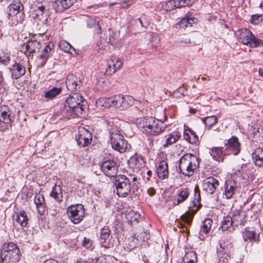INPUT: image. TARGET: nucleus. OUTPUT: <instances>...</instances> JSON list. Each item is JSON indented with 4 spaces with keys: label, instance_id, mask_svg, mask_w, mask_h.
<instances>
[{
    "label": "nucleus",
    "instance_id": "nucleus-58",
    "mask_svg": "<svg viewBox=\"0 0 263 263\" xmlns=\"http://www.w3.org/2000/svg\"><path fill=\"white\" fill-rule=\"evenodd\" d=\"M147 193L151 196H153L154 195H155L156 190L154 188L151 187L147 189Z\"/></svg>",
    "mask_w": 263,
    "mask_h": 263
},
{
    "label": "nucleus",
    "instance_id": "nucleus-39",
    "mask_svg": "<svg viewBox=\"0 0 263 263\" xmlns=\"http://www.w3.org/2000/svg\"><path fill=\"white\" fill-rule=\"evenodd\" d=\"M14 116H0V130L7 128Z\"/></svg>",
    "mask_w": 263,
    "mask_h": 263
},
{
    "label": "nucleus",
    "instance_id": "nucleus-3",
    "mask_svg": "<svg viewBox=\"0 0 263 263\" xmlns=\"http://www.w3.org/2000/svg\"><path fill=\"white\" fill-rule=\"evenodd\" d=\"M199 165L198 158L196 156L191 154H186L180 158L179 168L183 175L191 176L194 174Z\"/></svg>",
    "mask_w": 263,
    "mask_h": 263
},
{
    "label": "nucleus",
    "instance_id": "nucleus-1",
    "mask_svg": "<svg viewBox=\"0 0 263 263\" xmlns=\"http://www.w3.org/2000/svg\"><path fill=\"white\" fill-rule=\"evenodd\" d=\"M143 116L138 120L143 121L142 132L148 137L159 135L171 123L167 121V116Z\"/></svg>",
    "mask_w": 263,
    "mask_h": 263
},
{
    "label": "nucleus",
    "instance_id": "nucleus-23",
    "mask_svg": "<svg viewBox=\"0 0 263 263\" xmlns=\"http://www.w3.org/2000/svg\"><path fill=\"white\" fill-rule=\"evenodd\" d=\"M197 23V20L193 16L191 13L188 12L179 22V26L180 28H185L192 27L193 24Z\"/></svg>",
    "mask_w": 263,
    "mask_h": 263
},
{
    "label": "nucleus",
    "instance_id": "nucleus-9",
    "mask_svg": "<svg viewBox=\"0 0 263 263\" xmlns=\"http://www.w3.org/2000/svg\"><path fill=\"white\" fill-rule=\"evenodd\" d=\"M115 185L119 197H126L130 192V179L124 175L120 176L115 181Z\"/></svg>",
    "mask_w": 263,
    "mask_h": 263
},
{
    "label": "nucleus",
    "instance_id": "nucleus-54",
    "mask_svg": "<svg viewBox=\"0 0 263 263\" xmlns=\"http://www.w3.org/2000/svg\"><path fill=\"white\" fill-rule=\"evenodd\" d=\"M83 246L86 248H90L92 245V241L86 237H84L83 241Z\"/></svg>",
    "mask_w": 263,
    "mask_h": 263
},
{
    "label": "nucleus",
    "instance_id": "nucleus-22",
    "mask_svg": "<svg viewBox=\"0 0 263 263\" xmlns=\"http://www.w3.org/2000/svg\"><path fill=\"white\" fill-rule=\"evenodd\" d=\"M157 176L160 179H167L169 176L167 163L164 161H161L157 168Z\"/></svg>",
    "mask_w": 263,
    "mask_h": 263
},
{
    "label": "nucleus",
    "instance_id": "nucleus-28",
    "mask_svg": "<svg viewBox=\"0 0 263 263\" xmlns=\"http://www.w3.org/2000/svg\"><path fill=\"white\" fill-rule=\"evenodd\" d=\"M183 138L185 140L191 144H195L198 141V137L195 133L191 129H185L183 134Z\"/></svg>",
    "mask_w": 263,
    "mask_h": 263
},
{
    "label": "nucleus",
    "instance_id": "nucleus-62",
    "mask_svg": "<svg viewBox=\"0 0 263 263\" xmlns=\"http://www.w3.org/2000/svg\"><path fill=\"white\" fill-rule=\"evenodd\" d=\"M189 113L191 114H195L196 113V109L194 108H191L189 110Z\"/></svg>",
    "mask_w": 263,
    "mask_h": 263
},
{
    "label": "nucleus",
    "instance_id": "nucleus-50",
    "mask_svg": "<svg viewBox=\"0 0 263 263\" xmlns=\"http://www.w3.org/2000/svg\"><path fill=\"white\" fill-rule=\"evenodd\" d=\"M139 215L134 212H131L126 215V218L128 220V222L132 224L134 222H138V218Z\"/></svg>",
    "mask_w": 263,
    "mask_h": 263
},
{
    "label": "nucleus",
    "instance_id": "nucleus-6",
    "mask_svg": "<svg viewBox=\"0 0 263 263\" xmlns=\"http://www.w3.org/2000/svg\"><path fill=\"white\" fill-rule=\"evenodd\" d=\"M235 35L239 42L244 45H249L251 47L263 46V41L255 37L247 28L237 30Z\"/></svg>",
    "mask_w": 263,
    "mask_h": 263
},
{
    "label": "nucleus",
    "instance_id": "nucleus-63",
    "mask_svg": "<svg viewBox=\"0 0 263 263\" xmlns=\"http://www.w3.org/2000/svg\"><path fill=\"white\" fill-rule=\"evenodd\" d=\"M3 82V77L2 73L0 72V85H2Z\"/></svg>",
    "mask_w": 263,
    "mask_h": 263
},
{
    "label": "nucleus",
    "instance_id": "nucleus-21",
    "mask_svg": "<svg viewBox=\"0 0 263 263\" xmlns=\"http://www.w3.org/2000/svg\"><path fill=\"white\" fill-rule=\"evenodd\" d=\"M34 202L36 205L37 211L40 215H44L46 211V206L43 195L40 193L35 195Z\"/></svg>",
    "mask_w": 263,
    "mask_h": 263
},
{
    "label": "nucleus",
    "instance_id": "nucleus-37",
    "mask_svg": "<svg viewBox=\"0 0 263 263\" xmlns=\"http://www.w3.org/2000/svg\"><path fill=\"white\" fill-rule=\"evenodd\" d=\"M163 9L167 11L173 10L178 8L177 0H168L162 4Z\"/></svg>",
    "mask_w": 263,
    "mask_h": 263
},
{
    "label": "nucleus",
    "instance_id": "nucleus-19",
    "mask_svg": "<svg viewBox=\"0 0 263 263\" xmlns=\"http://www.w3.org/2000/svg\"><path fill=\"white\" fill-rule=\"evenodd\" d=\"M242 238L244 241H249L253 243L258 241V236H257L256 232L253 228L247 227L242 232Z\"/></svg>",
    "mask_w": 263,
    "mask_h": 263
},
{
    "label": "nucleus",
    "instance_id": "nucleus-5",
    "mask_svg": "<svg viewBox=\"0 0 263 263\" xmlns=\"http://www.w3.org/2000/svg\"><path fill=\"white\" fill-rule=\"evenodd\" d=\"M23 9V6L20 0H13L7 8V13L9 23L12 26H16L21 23L24 20V15L21 11Z\"/></svg>",
    "mask_w": 263,
    "mask_h": 263
},
{
    "label": "nucleus",
    "instance_id": "nucleus-55",
    "mask_svg": "<svg viewBox=\"0 0 263 263\" xmlns=\"http://www.w3.org/2000/svg\"><path fill=\"white\" fill-rule=\"evenodd\" d=\"M130 181L132 180L133 182V186L134 187L135 186L136 187H138V186L139 185V182L138 181V178L137 177H133L132 176H130Z\"/></svg>",
    "mask_w": 263,
    "mask_h": 263
},
{
    "label": "nucleus",
    "instance_id": "nucleus-48",
    "mask_svg": "<svg viewBox=\"0 0 263 263\" xmlns=\"http://www.w3.org/2000/svg\"><path fill=\"white\" fill-rule=\"evenodd\" d=\"M110 62L112 64V66L117 71L118 69H120L122 68L123 66V62L120 60L119 59H117L116 58H112L110 59Z\"/></svg>",
    "mask_w": 263,
    "mask_h": 263
},
{
    "label": "nucleus",
    "instance_id": "nucleus-61",
    "mask_svg": "<svg viewBox=\"0 0 263 263\" xmlns=\"http://www.w3.org/2000/svg\"><path fill=\"white\" fill-rule=\"evenodd\" d=\"M45 9V8L43 6H41L38 7V10L40 11L41 14H43L44 13Z\"/></svg>",
    "mask_w": 263,
    "mask_h": 263
},
{
    "label": "nucleus",
    "instance_id": "nucleus-49",
    "mask_svg": "<svg viewBox=\"0 0 263 263\" xmlns=\"http://www.w3.org/2000/svg\"><path fill=\"white\" fill-rule=\"evenodd\" d=\"M178 8L190 7L194 3V0H177Z\"/></svg>",
    "mask_w": 263,
    "mask_h": 263
},
{
    "label": "nucleus",
    "instance_id": "nucleus-12",
    "mask_svg": "<svg viewBox=\"0 0 263 263\" xmlns=\"http://www.w3.org/2000/svg\"><path fill=\"white\" fill-rule=\"evenodd\" d=\"M224 149L227 155L231 154L234 155H237L240 151V144L238 138L235 136H232L225 143Z\"/></svg>",
    "mask_w": 263,
    "mask_h": 263
},
{
    "label": "nucleus",
    "instance_id": "nucleus-46",
    "mask_svg": "<svg viewBox=\"0 0 263 263\" xmlns=\"http://www.w3.org/2000/svg\"><path fill=\"white\" fill-rule=\"evenodd\" d=\"M86 23L87 26L88 28H92L97 26V27H98L97 33L99 34L101 33V26L95 19L92 18L88 17L87 19L86 20Z\"/></svg>",
    "mask_w": 263,
    "mask_h": 263
},
{
    "label": "nucleus",
    "instance_id": "nucleus-15",
    "mask_svg": "<svg viewBox=\"0 0 263 263\" xmlns=\"http://www.w3.org/2000/svg\"><path fill=\"white\" fill-rule=\"evenodd\" d=\"M219 185L218 180L213 177H208L203 180V190L207 193L212 194Z\"/></svg>",
    "mask_w": 263,
    "mask_h": 263
},
{
    "label": "nucleus",
    "instance_id": "nucleus-33",
    "mask_svg": "<svg viewBox=\"0 0 263 263\" xmlns=\"http://www.w3.org/2000/svg\"><path fill=\"white\" fill-rule=\"evenodd\" d=\"M96 104L98 106L105 107H113V97L100 98L97 101Z\"/></svg>",
    "mask_w": 263,
    "mask_h": 263
},
{
    "label": "nucleus",
    "instance_id": "nucleus-57",
    "mask_svg": "<svg viewBox=\"0 0 263 263\" xmlns=\"http://www.w3.org/2000/svg\"><path fill=\"white\" fill-rule=\"evenodd\" d=\"M8 109L7 106H0V115H7Z\"/></svg>",
    "mask_w": 263,
    "mask_h": 263
},
{
    "label": "nucleus",
    "instance_id": "nucleus-7",
    "mask_svg": "<svg viewBox=\"0 0 263 263\" xmlns=\"http://www.w3.org/2000/svg\"><path fill=\"white\" fill-rule=\"evenodd\" d=\"M200 201V195L199 192L195 191L194 199L190 203L189 210L181 217L183 220L187 223H190L192 220L193 216L200 208L201 204Z\"/></svg>",
    "mask_w": 263,
    "mask_h": 263
},
{
    "label": "nucleus",
    "instance_id": "nucleus-25",
    "mask_svg": "<svg viewBox=\"0 0 263 263\" xmlns=\"http://www.w3.org/2000/svg\"><path fill=\"white\" fill-rule=\"evenodd\" d=\"M225 195L227 198H231L236 190V183L234 180H227L224 184Z\"/></svg>",
    "mask_w": 263,
    "mask_h": 263
},
{
    "label": "nucleus",
    "instance_id": "nucleus-31",
    "mask_svg": "<svg viewBox=\"0 0 263 263\" xmlns=\"http://www.w3.org/2000/svg\"><path fill=\"white\" fill-rule=\"evenodd\" d=\"M50 195L58 202H61L63 198L62 192L61 187L55 184L52 187V191L50 193Z\"/></svg>",
    "mask_w": 263,
    "mask_h": 263
},
{
    "label": "nucleus",
    "instance_id": "nucleus-18",
    "mask_svg": "<svg viewBox=\"0 0 263 263\" xmlns=\"http://www.w3.org/2000/svg\"><path fill=\"white\" fill-rule=\"evenodd\" d=\"M209 153L214 160L218 162L223 161V156L228 154L224 147H212L209 149Z\"/></svg>",
    "mask_w": 263,
    "mask_h": 263
},
{
    "label": "nucleus",
    "instance_id": "nucleus-24",
    "mask_svg": "<svg viewBox=\"0 0 263 263\" xmlns=\"http://www.w3.org/2000/svg\"><path fill=\"white\" fill-rule=\"evenodd\" d=\"M12 77L13 79H17L24 75L26 72L24 66L19 63H15L10 68Z\"/></svg>",
    "mask_w": 263,
    "mask_h": 263
},
{
    "label": "nucleus",
    "instance_id": "nucleus-34",
    "mask_svg": "<svg viewBox=\"0 0 263 263\" xmlns=\"http://www.w3.org/2000/svg\"><path fill=\"white\" fill-rule=\"evenodd\" d=\"M213 224V220L211 218L205 219L203 223L202 226L200 230V233H203L207 235L211 231L212 225Z\"/></svg>",
    "mask_w": 263,
    "mask_h": 263
},
{
    "label": "nucleus",
    "instance_id": "nucleus-42",
    "mask_svg": "<svg viewBox=\"0 0 263 263\" xmlns=\"http://www.w3.org/2000/svg\"><path fill=\"white\" fill-rule=\"evenodd\" d=\"M202 121L208 128H211L217 121V118L216 116H206L202 118Z\"/></svg>",
    "mask_w": 263,
    "mask_h": 263
},
{
    "label": "nucleus",
    "instance_id": "nucleus-14",
    "mask_svg": "<svg viewBox=\"0 0 263 263\" xmlns=\"http://www.w3.org/2000/svg\"><path fill=\"white\" fill-rule=\"evenodd\" d=\"M112 238L111 231L108 227L104 226L101 229L100 232V241L101 246L105 248L113 247L114 244L110 241Z\"/></svg>",
    "mask_w": 263,
    "mask_h": 263
},
{
    "label": "nucleus",
    "instance_id": "nucleus-36",
    "mask_svg": "<svg viewBox=\"0 0 263 263\" xmlns=\"http://www.w3.org/2000/svg\"><path fill=\"white\" fill-rule=\"evenodd\" d=\"M124 102L123 96L117 95L113 96V107L120 110H123V104Z\"/></svg>",
    "mask_w": 263,
    "mask_h": 263
},
{
    "label": "nucleus",
    "instance_id": "nucleus-10",
    "mask_svg": "<svg viewBox=\"0 0 263 263\" xmlns=\"http://www.w3.org/2000/svg\"><path fill=\"white\" fill-rule=\"evenodd\" d=\"M119 132L110 133V144L115 150L120 153H123L127 148V143L123 136Z\"/></svg>",
    "mask_w": 263,
    "mask_h": 263
},
{
    "label": "nucleus",
    "instance_id": "nucleus-45",
    "mask_svg": "<svg viewBox=\"0 0 263 263\" xmlns=\"http://www.w3.org/2000/svg\"><path fill=\"white\" fill-rule=\"evenodd\" d=\"M124 102L123 104V108L126 109L133 105L134 102V99L130 96H123Z\"/></svg>",
    "mask_w": 263,
    "mask_h": 263
},
{
    "label": "nucleus",
    "instance_id": "nucleus-53",
    "mask_svg": "<svg viewBox=\"0 0 263 263\" xmlns=\"http://www.w3.org/2000/svg\"><path fill=\"white\" fill-rule=\"evenodd\" d=\"M179 43L182 46L189 45L191 44L190 39L186 36L182 37L179 40Z\"/></svg>",
    "mask_w": 263,
    "mask_h": 263
},
{
    "label": "nucleus",
    "instance_id": "nucleus-52",
    "mask_svg": "<svg viewBox=\"0 0 263 263\" xmlns=\"http://www.w3.org/2000/svg\"><path fill=\"white\" fill-rule=\"evenodd\" d=\"M112 64L111 63L110 60L108 63L107 67L106 69V73L107 74L111 75L116 72V71L115 69V68H114L113 66L112 67Z\"/></svg>",
    "mask_w": 263,
    "mask_h": 263
},
{
    "label": "nucleus",
    "instance_id": "nucleus-4",
    "mask_svg": "<svg viewBox=\"0 0 263 263\" xmlns=\"http://www.w3.org/2000/svg\"><path fill=\"white\" fill-rule=\"evenodd\" d=\"M66 103L69 110L75 115L85 114L88 108L83 103V97L79 93H74L70 95L66 99Z\"/></svg>",
    "mask_w": 263,
    "mask_h": 263
},
{
    "label": "nucleus",
    "instance_id": "nucleus-60",
    "mask_svg": "<svg viewBox=\"0 0 263 263\" xmlns=\"http://www.w3.org/2000/svg\"><path fill=\"white\" fill-rule=\"evenodd\" d=\"M44 263H59L56 260L54 259H49L46 260Z\"/></svg>",
    "mask_w": 263,
    "mask_h": 263
},
{
    "label": "nucleus",
    "instance_id": "nucleus-16",
    "mask_svg": "<svg viewBox=\"0 0 263 263\" xmlns=\"http://www.w3.org/2000/svg\"><path fill=\"white\" fill-rule=\"evenodd\" d=\"M66 84L67 88L71 91H77L82 85L80 79L74 74H69L67 76Z\"/></svg>",
    "mask_w": 263,
    "mask_h": 263
},
{
    "label": "nucleus",
    "instance_id": "nucleus-27",
    "mask_svg": "<svg viewBox=\"0 0 263 263\" xmlns=\"http://www.w3.org/2000/svg\"><path fill=\"white\" fill-rule=\"evenodd\" d=\"M52 51V47H51L50 45L49 44L45 47L41 54L37 57L38 59L41 61L40 63L41 66H44L48 58L50 55Z\"/></svg>",
    "mask_w": 263,
    "mask_h": 263
},
{
    "label": "nucleus",
    "instance_id": "nucleus-32",
    "mask_svg": "<svg viewBox=\"0 0 263 263\" xmlns=\"http://www.w3.org/2000/svg\"><path fill=\"white\" fill-rule=\"evenodd\" d=\"M180 137V134L178 132L175 131L171 133L166 137V143L164 146H166L175 143L178 140Z\"/></svg>",
    "mask_w": 263,
    "mask_h": 263
},
{
    "label": "nucleus",
    "instance_id": "nucleus-59",
    "mask_svg": "<svg viewBox=\"0 0 263 263\" xmlns=\"http://www.w3.org/2000/svg\"><path fill=\"white\" fill-rule=\"evenodd\" d=\"M146 174L147 175V177H146V180L149 181L150 180V178L152 175V172L151 171L148 170L146 172Z\"/></svg>",
    "mask_w": 263,
    "mask_h": 263
},
{
    "label": "nucleus",
    "instance_id": "nucleus-44",
    "mask_svg": "<svg viewBox=\"0 0 263 263\" xmlns=\"http://www.w3.org/2000/svg\"><path fill=\"white\" fill-rule=\"evenodd\" d=\"M59 47L63 51L65 52L71 53L72 50H74L72 46L67 42L62 41L59 43Z\"/></svg>",
    "mask_w": 263,
    "mask_h": 263
},
{
    "label": "nucleus",
    "instance_id": "nucleus-40",
    "mask_svg": "<svg viewBox=\"0 0 263 263\" xmlns=\"http://www.w3.org/2000/svg\"><path fill=\"white\" fill-rule=\"evenodd\" d=\"M237 171L241 173V175L243 178L249 177L252 175V169H250V165L243 164Z\"/></svg>",
    "mask_w": 263,
    "mask_h": 263
},
{
    "label": "nucleus",
    "instance_id": "nucleus-41",
    "mask_svg": "<svg viewBox=\"0 0 263 263\" xmlns=\"http://www.w3.org/2000/svg\"><path fill=\"white\" fill-rule=\"evenodd\" d=\"M61 91L62 89L61 87H53L51 90L46 91L44 96L48 99H52L60 94Z\"/></svg>",
    "mask_w": 263,
    "mask_h": 263
},
{
    "label": "nucleus",
    "instance_id": "nucleus-29",
    "mask_svg": "<svg viewBox=\"0 0 263 263\" xmlns=\"http://www.w3.org/2000/svg\"><path fill=\"white\" fill-rule=\"evenodd\" d=\"M252 155L255 165L260 167L263 166V149H256Z\"/></svg>",
    "mask_w": 263,
    "mask_h": 263
},
{
    "label": "nucleus",
    "instance_id": "nucleus-8",
    "mask_svg": "<svg viewBox=\"0 0 263 263\" xmlns=\"http://www.w3.org/2000/svg\"><path fill=\"white\" fill-rule=\"evenodd\" d=\"M67 214L73 223L78 224L83 219L85 209L81 204L70 205L67 209Z\"/></svg>",
    "mask_w": 263,
    "mask_h": 263
},
{
    "label": "nucleus",
    "instance_id": "nucleus-17",
    "mask_svg": "<svg viewBox=\"0 0 263 263\" xmlns=\"http://www.w3.org/2000/svg\"><path fill=\"white\" fill-rule=\"evenodd\" d=\"M40 48V43L37 41H31L27 42L22 47V50L27 55H31V54L36 52Z\"/></svg>",
    "mask_w": 263,
    "mask_h": 263
},
{
    "label": "nucleus",
    "instance_id": "nucleus-26",
    "mask_svg": "<svg viewBox=\"0 0 263 263\" xmlns=\"http://www.w3.org/2000/svg\"><path fill=\"white\" fill-rule=\"evenodd\" d=\"M189 195V191L187 189L184 188L178 190V194L176 198L174 200V203L175 205H178L185 201L188 198Z\"/></svg>",
    "mask_w": 263,
    "mask_h": 263
},
{
    "label": "nucleus",
    "instance_id": "nucleus-20",
    "mask_svg": "<svg viewBox=\"0 0 263 263\" xmlns=\"http://www.w3.org/2000/svg\"><path fill=\"white\" fill-rule=\"evenodd\" d=\"M75 0H56L53 7L57 12H61L70 8Z\"/></svg>",
    "mask_w": 263,
    "mask_h": 263
},
{
    "label": "nucleus",
    "instance_id": "nucleus-35",
    "mask_svg": "<svg viewBox=\"0 0 263 263\" xmlns=\"http://www.w3.org/2000/svg\"><path fill=\"white\" fill-rule=\"evenodd\" d=\"M234 221L230 216L224 217L221 221V225L220 229H221L222 231L227 230L231 226H234L233 223Z\"/></svg>",
    "mask_w": 263,
    "mask_h": 263
},
{
    "label": "nucleus",
    "instance_id": "nucleus-2",
    "mask_svg": "<svg viewBox=\"0 0 263 263\" xmlns=\"http://www.w3.org/2000/svg\"><path fill=\"white\" fill-rule=\"evenodd\" d=\"M20 251L16 244L5 243L1 249L0 258L2 263H17L20 260Z\"/></svg>",
    "mask_w": 263,
    "mask_h": 263
},
{
    "label": "nucleus",
    "instance_id": "nucleus-43",
    "mask_svg": "<svg viewBox=\"0 0 263 263\" xmlns=\"http://www.w3.org/2000/svg\"><path fill=\"white\" fill-rule=\"evenodd\" d=\"M252 134L258 138H263V127L259 124L252 126Z\"/></svg>",
    "mask_w": 263,
    "mask_h": 263
},
{
    "label": "nucleus",
    "instance_id": "nucleus-51",
    "mask_svg": "<svg viewBox=\"0 0 263 263\" xmlns=\"http://www.w3.org/2000/svg\"><path fill=\"white\" fill-rule=\"evenodd\" d=\"M263 20V15L255 14L251 16L250 22L254 24H257Z\"/></svg>",
    "mask_w": 263,
    "mask_h": 263
},
{
    "label": "nucleus",
    "instance_id": "nucleus-11",
    "mask_svg": "<svg viewBox=\"0 0 263 263\" xmlns=\"http://www.w3.org/2000/svg\"><path fill=\"white\" fill-rule=\"evenodd\" d=\"M76 140L80 146H86L90 143L92 140V134L85 127H79Z\"/></svg>",
    "mask_w": 263,
    "mask_h": 263
},
{
    "label": "nucleus",
    "instance_id": "nucleus-30",
    "mask_svg": "<svg viewBox=\"0 0 263 263\" xmlns=\"http://www.w3.org/2000/svg\"><path fill=\"white\" fill-rule=\"evenodd\" d=\"M16 221L22 227H26L28 224V217L24 211H21L16 214Z\"/></svg>",
    "mask_w": 263,
    "mask_h": 263
},
{
    "label": "nucleus",
    "instance_id": "nucleus-56",
    "mask_svg": "<svg viewBox=\"0 0 263 263\" xmlns=\"http://www.w3.org/2000/svg\"><path fill=\"white\" fill-rule=\"evenodd\" d=\"M140 160L141 161H142L143 160L142 159H139L138 158H132L130 160V163H133L134 165H135V166L137 165V162Z\"/></svg>",
    "mask_w": 263,
    "mask_h": 263
},
{
    "label": "nucleus",
    "instance_id": "nucleus-64",
    "mask_svg": "<svg viewBox=\"0 0 263 263\" xmlns=\"http://www.w3.org/2000/svg\"><path fill=\"white\" fill-rule=\"evenodd\" d=\"M258 73L260 76L263 77V70L261 68L258 69Z\"/></svg>",
    "mask_w": 263,
    "mask_h": 263
},
{
    "label": "nucleus",
    "instance_id": "nucleus-47",
    "mask_svg": "<svg viewBox=\"0 0 263 263\" xmlns=\"http://www.w3.org/2000/svg\"><path fill=\"white\" fill-rule=\"evenodd\" d=\"M10 58L8 53L0 50V63L7 65L10 62Z\"/></svg>",
    "mask_w": 263,
    "mask_h": 263
},
{
    "label": "nucleus",
    "instance_id": "nucleus-38",
    "mask_svg": "<svg viewBox=\"0 0 263 263\" xmlns=\"http://www.w3.org/2000/svg\"><path fill=\"white\" fill-rule=\"evenodd\" d=\"M197 260L196 254L193 251L186 253L183 258L184 263H196Z\"/></svg>",
    "mask_w": 263,
    "mask_h": 263
},
{
    "label": "nucleus",
    "instance_id": "nucleus-13",
    "mask_svg": "<svg viewBox=\"0 0 263 263\" xmlns=\"http://www.w3.org/2000/svg\"><path fill=\"white\" fill-rule=\"evenodd\" d=\"M101 169L106 176L114 177L118 173V167L115 161L108 160L102 163Z\"/></svg>",
    "mask_w": 263,
    "mask_h": 263
}]
</instances>
